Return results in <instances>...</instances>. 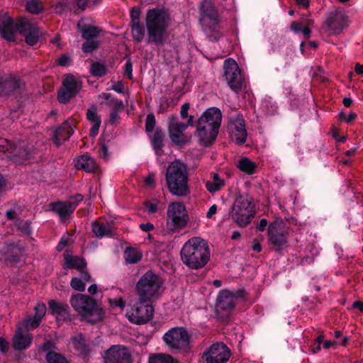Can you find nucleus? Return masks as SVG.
<instances>
[{
  "instance_id": "20",
  "label": "nucleus",
  "mask_w": 363,
  "mask_h": 363,
  "mask_svg": "<svg viewBox=\"0 0 363 363\" xmlns=\"http://www.w3.org/2000/svg\"><path fill=\"white\" fill-rule=\"evenodd\" d=\"M104 359L105 363H130V355L126 347L114 345L106 352Z\"/></svg>"
},
{
  "instance_id": "34",
  "label": "nucleus",
  "mask_w": 363,
  "mask_h": 363,
  "mask_svg": "<svg viewBox=\"0 0 363 363\" xmlns=\"http://www.w3.org/2000/svg\"><path fill=\"white\" fill-rule=\"evenodd\" d=\"M63 86L66 87L74 96L79 93L82 88L80 82L76 79L73 76L68 75L63 82Z\"/></svg>"
},
{
  "instance_id": "58",
  "label": "nucleus",
  "mask_w": 363,
  "mask_h": 363,
  "mask_svg": "<svg viewBox=\"0 0 363 363\" xmlns=\"http://www.w3.org/2000/svg\"><path fill=\"white\" fill-rule=\"evenodd\" d=\"M189 109V104L185 103L184 104H183L182 106L181 111H180V116H181L182 119H185L186 118H189V117L188 116Z\"/></svg>"
},
{
  "instance_id": "6",
  "label": "nucleus",
  "mask_w": 363,
  "mask_h": 363,
  "mask_svg": "<svg viewBox=\"0 0 363 363\" xmlns=\"http://www.w3.org/2000/svg\"><path fill=\"white\" fill-rule=\"evenodd\" d=\"M162 281L151 271L145 273L136 284L137 295L141 301H154L162 293Z\"/></svg>"
},
{
  "instance_id": "15",
  "label": "nucleus",
  "mask_w": 363,
  "mask_h": 363,
  "mask_svg": "<svg viewBox=\"0 0 363 363\" xmlns=\"http://www.w3.org/2000/svg\"><path fill=\"white\" fill-rule=\"evenodd\" d=\"M230 357V351L222 342L213 343L203 354V363H226Z\"/></svg>"
},
{
  "instance_id": "49",
  "label": "nucleus",
  "mask_w": 363,
  "mask_h": 363,
  "mask_svg": "<svg viewBox=\"0 0 363 363\" xmlns=\"http://www.w3.org/2000/svg\"><path fill=\"white\" fill-rule=\"evenodd\" d=\"M46 310H47V308H46V306L45 303H43L42 302L38 303L35 305V306L34 307V311H35L34 316H35L36 318H38L42 320L43 318L45 315Z\"/></svg>"
},
{
  "instance_id": "37",
  "label": "nucleus",
  "mask_w": 363,
  "mask_h": 363,
  "mask_svg": "<svg viewBox=\"0 0 363 363\" xmlns=\"http://www.w3.org/2000/svg\"><path fill=\"white\" fill-rule=\"evenodd\" d=\"M50 311L55 315H64L67 313L68 305L67 303L50 301L48 303Z\"/></svg>"
},
{
  "instance_id": "25",
  "label": "nucleus",
  "mask_w": 363,
  "mask_h": 363,
  "mask_svg": "<svg viewBox=\"0 0 363 363\" xmlns=\"http://www.w3.org/2000/svg\"><path fill=\"white\" fill-rule=\"evenodd\" d=\"M0 34L9 41H13L15 39L13 21L6 13L0 16Z\"/></svg>"
},
{
  "instance_id": "31",
  "label": "nucleus",
  "mask_w": 363,
  "mask_h": 363,
  "mask_svg": "<svg viewBox=\"0 0 363 363\" xmlns=\"http://www.w3.org/2000/svg\"><path fill=\"white\" fill-rule=\"evenodd\" d=\"M238 168L247 174H252L255 172L257 164L246 157L240 158L237 163Z\"/></svg>"
},
{
  "instance_id": "11",
  "label": "nucleus",
  "mask_w": 363,
  "mask_h": 363,
  "mask_svg": "<svg viewBox=\"0 0 363 363\" xmlns=\"http://www.w3.org/2000/svg\"><path fill=\"white\" fill-rule=\"evenodd\" d=\"M0 151L7 152V157L19 164L28 163L32 158V153L24 144H11L7 140H0Z\"/></svg>"
},
{
  "instance_id": "51",
  "label": "nucleus",
  "mask_w": 363,
  "mask_h": 363,
  "mask_svg": "<svg viewBox=\"0 0 363 363\" xmlns=\"http://www.w3.org/2000/svg\"><path fill=\"white\" fill-rule=\"evenodd\" d=\"M155 125V118L152 113H149L146 118L145 130L147 132H152Z\"/></svg>"
},
{
  "instance_id": "4",
  "label": "nucleus",
  "mask_w": 363,
  "mask_h": 363,
  "mask_svg": "<svg viewBox=\"0 0 363 363\" xmlns=\"http://www.w3.org/2000/svg\"><path fill=\"white\" fill-rule=\"evenodd\" d=\"M170 24V18L162 9L149 10L146 15V28L150 42L162 45L167 37V30Z\"/></svg>"
},
{
  "instance_id": "48",
  "label": "nucleus",
  "mask_w": 363,
  "mask_h": 363,
  "mask_svg": "<svg viewBox=\"0 0 363 363\" xmlns=\"http://www.w3.org/2000/svg\"><path fill=\"white\" fill-rule=\"evenodd\" d=\"M99 35V30L94 26H87L82 31V37L85 40H92Z\"/></svg>"
},
{
  "instance_id": "2",
  "label": "nucleus",
  "mask_w": 363,
  "mask_h": 363,
  "mask_svg": "<svg viewBox=\"0 0 363 363\" xmlns=\"http://www.w3.org/2000/svg\"><path fill=\"white\" fill-rule=\"evenodd\" d=\"M222 121L219 108L211 107L206 109L199 118L196 136L201 145L207 146L216 138Z\"/></svg>"
},
{
  "instance_id": "39",
  "label": "nucleus",
  "mask_w": 363,
  "mask_h": 363,
  "mask_svg": "<svg viewBox=\"0 0 363 363\" xmlns=\"http://www.w3.org/2000/svg\"><path fill=\"white\" fill-rule=\"evenodd\" d=\"M223 184V181L217 174L213 175L212 180L206 181L205 183L206 188L211 193L219 190Z\"/></svg>"
},
{
  "instance_id": "35",
  "label": "nucleus",
  "mask_w": 363,
  "mask_h": 363,
  "mask_svg": "<svg viewBox=\"0 0 363 363\" xmlns=\"http://www.w3.org/2000/svg\"><path fill=\"white\" fill-rule=\"evenodd\" d=\"M65 264L68 268H73L78 270L83 269L86 263L83 258L67 255L65 257Z\"/></svg>"
},
{
  "instance_id": "8",
  "label": "nucleus",
  "mask_w": 363,
  "mask_h": 363,
  "mask_svg": "<svg viewBox=\"0 0 363 363\" xmlns=\"http://www.w3.org/2000/svg\"><path fill=\"white\" fill-rule=\"evenodd\" d=\"M189 221L185 206L181 202H172L167 210L166 226L171 232L183 229Z\"/></svg>"
},
{
  "instance_id": "56",
  "label": "nucleus",
  "mask_w": 363,
  "mask_h": 363,
  "mask_svg": "<svg viewBox=\"0 0 363 363\" xmlns=\"http://www.w3.org/2000/svg\"><path fill=\"white\" fill-rule=\"evenodd\" d=\"M155 174L154 173H150L145 179V185L148 188H154L155 187Z\"/></svg>"
},
{
  "instance_id": "64",
  "label": "nucleus",
  "mask_w": 363,
  "mask_h": 363,
  "mask_svg": "<svg viewBox=\"0 0 363 363\" xmlns=\"http://www.w3.org/2000/svg\"><path fill=\"white\" fill-rule=\"evenodd\" d=\"M140 228L144 232H149L154 229V225L151 223H141Z\"/></svg>"
},
{
  "instance_id": "24",
  "label": "nucleus",
  "mask_w": 363,
  "mask_h": 363,
  "mask_svg": "<svg viewBox=\"0 0 363 363\" xmlns=\"http://www.w3.org/2000/svg\"><path fill=\"white\" fill-rule=\"evenodd\" d=\"M74 127L72 121H66L55 131L53 139L57 145H60L70 138L74 133Z\"/></svg>"
},
{
  "instance_id": "63",
  "label": "nucleus",
  "mask_w": 363,
  "mask_h": 363,
  "mask_svg": "<svg viewBox=\"0 0 363 363\" xmlns=\"http://www.w3.org/2000/svg\"><path fill=\"white\" fill-rule=\"evenodd\" d=\"M9 343L3 337H0V352L5 353L8 350Z\"/></svg>"
},
{
  "instance_id": "59",
  "label": "nucleus",
  "mask_w": 363,
  "mask_h": 363,
  "mask_svg": "<svg viewBox=\"0 0 363 363\" xmlns=\"http://www.w3.org/2000/svg\"><path fill=\"white\" fill-rule=\"evenodd\" d=\"M58 64L61 66H67L70 64L71 60L70 57L67 55H62L57 60Z\"/></svg>"
},
{
  "instance_id": "33",
  "label": "nucleus",
  "mask_w": 363,
  "mask_h": 363,
  "mask_svg": "<svg viewBox=\"0 0 363 363\" xmlns=\"http://www.w3.org/2000/svg\"><path fill=\"white\" fill-rule=\"evenodd\" d=\"M92 231L94 235L101 238L104 236H109L111 235V228L108 223L95 222L92 223Z\"/></svg>"
},
{
  "instance_id": "45",
  "label": "nucleus",
  "mask_w": 363,
  "mask_h": 363,
  "mask_svg": "<svg viewBox=\"0 0 363 363\" xmlns=\"http://www.w3.org/2000/svg\"><path fill=\"white\" fill-rule=\"evenodd\" d=\"M90 72L93 76L102 77L106 73V67L101 62H94L90 67Z\"/></svg>"
},
{
  "instance_id": "9",
  "label": "nucleus",
  "mask_w": 363,
  "mask_h": 363,
  "mask_svg": "<svg viewBox=\"0 0 363 363\" xmlns=\"http://www.w3.org/2000/svg\"><path fill=\"white\" fill-rule=\"evenodd\" d=\"M194 116H189L186 123H182L178 118L172 115L168 118L167 127L171 141L177 145H182L189 142L191 136L185 134V130L193 125Z\"/></svg>"
},
{
  "instance_id": "60",
  "label": "nucleus",
  "mask_w": 363,
  "mask_h": 363,
  "mask_svg": "<svg viewBox=\"0 0 363 363\" xmlns=\"http://www.w3.org/2000/svg\"><path fill=\"white\" fill-rule=\"evenodd\" d=\"M130 17L133 23H138L140 10L137 8H133L130 11Z\"/></svg>"
},
{
  "instance_id": "10",
  "label": "nucleus",
  "mask_w": 363,
  "mask_h": 363,
  "mask_svg": "<svg viewBox=\"0 0 363 363\" xmlns=\"http://www.w3.org/2000/svg\"><path fill=\"white\" fill-rule=\"evenodd\" d=\"M152 301H138L130 304L126 311L128 320L135 324L141 325L149 322L153 317L154 308Z\"/></svg>"
},
{
  "instance_id": "1",
  "label": "nucleus",
  "mask_w": 363,
  "mask_h": 363,
  "mask_svg": "<svg viewBox=\"0 0 363 363\" xmlns=\"http://www.w3.org/2000/svg\"><path fill=\"white\" fill-rule=\"evenodd\" d=\"M180 255L183 263L192 269L203 267L210 259L208 245L200 237L188 240L182 246Z\"/></svg>"
},
{
  "instance_id": "32",
  "label": "nucleus",
  "mask_w": 363,
  "mask_h": 363,
  "mask_svg": "<svg viewBox=\"0 0 363 363\" xmlns=\"http://www.w3.org/2000/svg\"><path fill=\"white\" fill-rule=\"evenodd\" d=\"M99 98L104 99L105 101L101 103L105 104L112 109L123 110L124 108L123 103L121 100L114 98L108 93H103Z\"/></svg>"
},
{
  "instance_id": "13",
  "label": "nucleus",
  "mask_w": 363,
  "mask_h": 363,
  "mask_svg": "<svg viewBox=\"0 0 363 363\" xmlns=\"http://www.w3.org/2000/svg\"><path fill=\"white\" fill-rule=\"evenodd\" d=\"M224 76L230 89L235 92L240 91L242 85L240 70L239 67L232 58L224 61L223 64Z\"/></svg>"
},
{
  "instance_id": "23",
  "label": "nucleus",
  "mask_w": 363,
  "mask_h": 363,
  "mask_svg": "<svg viewBox=\"0 0 363 363\" xmlns=\"http://www.w3.org/2000/svg\"><path fill=\"white\" fill-rule=\"evenodd\" d=\"M239 296L238 292L233 293L228 290H223L218 296L217 306L221 310L230 311L235 306L236 298Z\"/></svg>"
},
{
  "instance_id": "42",
  "label": "nucleus",
  "mask_w": 363,
  "mask_h": 363,
  "mask_svg": "<svg viewBox=\"0 0 363 363\" xmlns=\"http://www.w3.org/2000/svg\"><path fill=\"white\" fill-rule=\"evenodd\" d=\"M26 8L28 12L34 14L40 13L43 9L42 3L38 0H28Z\"/></svg>"
},
{
  "instance_id": "16",
  "label": "nucleus",
  "mask_w": 363,
  "mask_h": 363,
  "mask_svg": "<svg viewBox=\"0 0 363 363\" xmlns=\"http://www.w3.org/2000/svg\"><path fill=\"white\" fill-rule=\"evenodd\" d=\"M83 200L82 194H77L65 202L50 203L51 210L57 214L61 219L66 218L74 211L79 203Z\"/></svg>"
},
{
  "instance_id": "62",
  "label": "nucleus",
  "mask_w": 363,
  "mask_h": 363,
  "mask_svg": "<svg viewBox=\"0 0 363 363\" xmlns=\"http://www.w3.org/2000/svg\"><path fill=\"white\" fill-rule=\"evenodd\" d=\"M120 111L121 110L112 109V111L110 113V121L111 123H113L118 121V119H119L118 111Z\"/></svg>"
},
{
  "instance_id": "57",
  "label": "nucleus",
  "mask_w": 363,
  "mask_h": 363,
  "mask_svg": "<svg viewBox=\"0 0 363 363\" xmlns=\"http://www.w3.org/2000/svg\"><path fill=\"white\" fill-rule=\"evenodd\" d=\"M133 66L130 60H128L125 65V74L127 75V77L129 79H132L133 74Z\"/></svg>"
},
{
  "instance_id": "46",
  "label": "nucleus",
  "mask_w": 363,
  "mask_h": 363,
  "mask_svg": "<svg viewBox=\"0 0 363 363\" xmlns=\"http://www.w3.org/2000/svg\"><path fill=\"white\" fill-rule=\"evenodd\" d=\"M132 34L137 42H141L144 37V28L139 23H133L132 26Z\"/></svg>"
},
{
  "instance_id": "52",
  "label": "nucleus",
  "mask_w": 363,
  "mask_h": 363,
  "mask_svg": "<svg viewBox=\"0 0 363 363\" xmlns=\"http://www.w3.org/2000/svg\"><path fill=\"white\" fill-rule=\"evenodd\" d=\"M159 201H149L145 202V206L150 213H155L157 211V205Z\"/></svg>"
},
{
  "instance_id": "54",
  "label": "nucleus",
  "mask_w": 363,
  "mask_h": 363,
  "mask_svg": "<svg viewBox=\"0 0 363 363\" xmlns=\"http://www.w3.org/2000/svg\"><path fill=\"white\" fill-rule=\"evenodd\" d=\"M18 228H20L26 235H29L31 232L30 224L27 221H20L18 223Z\"/></svg>"
},
{
  "instance_id": "17",
  "label": "nucleus",
  "mask_w": 363,
  "mask_h": 363,
  "mask_svg": "<svg viewBox=\"0 0 363 363\" xmlns=\"http://www.w3.org/2000/svg\"><path fill=\"white\" fill-rule=\"evenodd\" d=\"M229 130L232 140L238 144H243L246 141L247 133L242 116H236L230 118Z\"/></svg>"
},
{
  "instance_id": "5",
  "label": "nucleus",
  "mask_w": 363,
  "mask_h": 363,
  "mask_svg": "<svg viewBox=\"0 0 363 363\" xmlns=\"http://www.w3.org/2000/svg\"><path fill=\"white\" fill-rule=\"evenodd\" d=\"M70 304L81 318L89 323H96L104 317L103 308L91 297L81 294L72 296Z\"/></svg>"
},
{
  "instance_id": "47",
  "label": "nucleus",
  "mask_w": 363,
  "mask_h": 363,
  "mask_svg": "<svg viewBox=\"0 0 363 363\" xmlns=\"http://www.w3.org/2000/svg\"><path fill=\"white\" fill-rule=\"evenodd\" d=\"M74 95L70 92L63 85L62 88L58 91L57 99L59 102L62 104L67 103Z\"/></svg>"
},
{
  "instance_id": "53",
  "label": "nucleus",
  "mask_w": 363,
  "mask_h": 363,
  "mask_svg": "<svg viewBox=\"0 0 363 363\" xmlns=\"http://www.w3.org/2000/svg\"><path fill=\"white\" fill-rule=\"evenodd\" d=\"M55 350H56L55 344L50 340L45 342L40 348V350L46 352V354L49 352H55Z\"/></svg>"
},
{
  "instance_id": "14",
  "label": "nucleus",
  "mask_w": 363,
  "mask_h": 363,
  "mask_svg": "<svg viewBox=\"0 0 363 363\" xmlns=\"http://www.w3.org/2000/svg\"><path fill=\"white\" fill-rule=\"evenodd\" d=\"M200 22L202 27L206 30L215 31L218 28L219 18L214 6L211 1H204L200 6Z\"/></svg>"
},
{
  "instance_id": "40",
  "label": "nucleus",
  "mask_w": 363,
  "mask_h": 363,
  "mask_svg": "<svg viewBox=\"0 0 363 363\" xmlns=\"http://www.w3.org/2000/svg\"><path fill=\"white\" fill-rule=\"evenodd\" d=\"M149 363H177L169 354H157L150 357Z\"/></svg>"
},
{
  "instance_id": "61",
  "label": "nucleus",
  "mask_w": 363,
  "mask_h": 363,
  "mask_svg": "<svg viewBox=\"0 0 363 363\" xmlns=\"http://www.w3.org/2000/svg\"><path fill=\"white\" fill-rule=\"evenodd\" d=\"M112 89L119 94H123L124 91V86L121 82H118L112 86Z\"/></svg>"
},
{
  "instance_id": "44",
  "label": "nucleus",
  "mask_w": 363,
  "mask_h": 363,
  "mask_svg": "<svg viewBox=\"0 0 363 363\" xmlns=\"http://www.w3.org/2000/svg\"><path fill=\"white\" fill-rule=\"evenodd\" d=\"M45 359L47 363H68L63 355L55 352H48L45 356Z\"/></svg>"
},
{
  "instance_id": "26",
  "label": "nucleus",
  "mask_w": 363,
  "mask_h": 363,
  "mask_svg": "<svg viewBox=\"0 0 363 363\" xmlns=\"http://www.w3.org/2000/svg\"><path fill=\"white\" fill-rule=\"evenodd\" d=\"M75 167L78 169L91 172L97 167V165L94 158L88 155H83L76 160Z\"/></svg>"
},
{
  "instance_id": "36",
  "label": "nucleus",
  "mask_w": 363,
  "mask_h": 363,
  "mask_svg": "<svg viewBox=\"0 0 363 363\" xmlns=\"http://www.w3.org/2000/svg\"><path fill=\"white\" fill-rule=\"evenodd\" d=\"M72 344L74 348L79 351L82 354H86L88 352V348L86 344V340L82 335L79 334L72 339Z\"/></svg>"
},
{
  "instance_id": "18",
  "label": "nucleus",
  "mask_w": 363,
  "mask_h": 363,
  "mask_svg": "<svg viewBox=\"0 0 363 363\" xmlns=\"http://www.w3.org/2000/svg\"><path fill=\"white\" fill-rule=\"evenodd\" d=\"M325 26L332 33H338L347 26V19L342 10L335 9L328 16Z\"/></svg>"
},
{
  "instance_id": "27",
  "label": "nucleus",
  "mask_w": 363,
  "mask_h": 363,
  "mask_svg": "<svg viewBox=\"0 0 363 363\" xmlns=\"http://www.w3.org/2000/svg\"><path fill=\"white\" fill-rule=\"evenodd\" d=\"M21 87V82L15 78L4 80L0 78V95L9 94L18 91Z\"/></svg>"
},
{
  "instance_id": "30",
  "label": "nucleus",
  "mask_w": 363,
  "mask_h": 363,
  "mask_svg": "<svg viewBox=\"0 0 363 363\" xmlns=\"http://www.w3.org/2000/svg\"><path fill=\"white\" fill-rule=\"evenodd\" d=\"M91 281V276L85 271H81L80 277H73L70 281L72 289L78 291H84L86 288V283Z\"/></svg>"
},
{
  "instance_id": "29",
  "label": "nucleus",
  "mask_w": 363,
  "mask_h": 363,
  "mask_svg": "<svg viewBox=\"0 0 363 363\" xmlns=\"http://www.w3.org/2000/svg\"><path fill=\"white\" fill-rule=\"evenodd\" d=\"M2 257L4 262H16L21 254V249L14 245L4 247L2 250Z\"/></svg>"
},
{
  "instance_id": "43",
  "label": "nucleus",
  "mask_w": 363,
  "mask_h": 363,
  "mask_svg": "<svg viewBox=\"0 0 363 363\" xmlns=\"http://www.w3.org/2000/svg\"><path fill=\"white\" fill-rule=\"evenodd\" d=\"M41 320L36 318L35 316H29L23 320L22 328H25V330L28 331L30 329H35L41 323Z\"/></svg>"
},
{
  "instance_id": "38",
  "label": "nucleus",
  "mask_w": 363,
  "mask_h": 363,
  "mask_svg": "<svg viewBox=\"0 0 363 363\" xmlns=\"http://www.w3.org/2000/svg\"><path fill=\"white\" fill-rule=\"evenodd\" d=\"M124 258L126 262L135 264L141 259L142 255L135 249L127 248L124 252Z\"/></svg>"
},
{
  "instance_id": "7",
  "label": "nucleus",
  "mask_w": 363,
  "mask_h": 363,
  "mask_svg": "<svg viewBox=\"0 0 363 363\" xmlns=\"http://www.w3.org/2000/svg\"><path fill=\"white\" fill-rule=\"evenodd\" d=\"M255 213L253 199L248 194L240 195L235 201L232 217L241 227L247 225Z\"/></svg>"
},
{
  "instance_id": "55",
  "label": "nucleus",
  "mask_w": 363,
  "mask_h": 363,
  "mask_svg": "<svg viewBox=\"0 0 363 363\" xmlns=\"http://www.w3.org/2000/svg\"><path fill=\"white\" fill-rule=\"evenodd\" d=\"M109 303L111 304V306L113 308L118 307L121 308H123L125 306V302L123 298L109 300Z\"/></svg>"
},
{
  "instance_id": "22",
  "label": "nucleus",
  "mask_w": 363,
  "mask_h": 363,
  "mask_svg": "<svg viewBox=\"0 0 363 363\" xmlns=\"http://www.w3.org/2000/svg\"><path fill=\"white\" fill-rule=\"evenodd\" d=\"M32 340V335L23 330L22 326H18L13 337L12 345L16 350H23L30 347Z\"/></svg>"
},
{
  "instance_id": "50",
  "label": "nucleus",
  "mask_w": 363,
  "mask_h": 363,
  "mask_svg": "<svg viewBox=\"0 0 363 363\" xmlns=\"http://www.w3.org/2000/svg\"><path fill=\"white\" fill-rule=\"evenodd\" d=\"M82 45V50L85 52H91L99 47V43L94 40H86Z\"/></svg>"
},
{
  "instance_id": "28",
  "label": "nucleus",
  "mask_w": 363,
  "mask_h": 363,
  "mask_svg": "<svg viewBox=\"0 0 363 363\" xmlns=\"http://www.w3.org/2000/svg\"><path fill=\"white\" fill-rule=\"evenodd\" d=\"M87 119L93 124L91 130L90 135L95 136L98 134L100 125H101V118L97 113L96 108L92 106L86 111Z\"/></svg>"
},
{
  "instance_id": "41",
  "label": "nucleus",
  "mask_w": 363,
  "mask_h": 363,
  "mask_svg": "<svg viewBox=\"0 0 363 363\" xmlns=\"http://www.w3.org/2000/svg\"><path fill=\"white\" fill-rule=\"evenodd\" d=\"M163 135L161 130H157L151 138L152 145L156 153L160 154L162 147Z\"/></svg>"
},
{
  "instance_id": "21",
  "label": "nucleus",
  "mask_w": 363,
  "mask_h": 363,
  "mask_svg": "<svg viewBox=\"0 0 363 363\" xmlns=\"http://www.w3.org/2000/svg\"><path fill=\"white\" fill-rule=\"evenodd\" d=\"M16 29L18 33L25 36L28 45H34L38 43L39 30L33 23L22 21L17 25Z\"/></svg>"
},
{
  "instance_id": "19",
  "label": "nucleus",
  "mask_w": 363,
  "mask_h": 363,
  "mask_svg": "<svg viewBox=\"0 0 363 363\" xmlns=\"http://www.w3.org/2000/svg\"><path fill=\"white\" fill-rule=\"evenodd\" d=\"M268 237L269 242L279 250L286 245V235L280 223L274 222L269 225Z\"/></svg>"
},
{
  "instance_id": "12",
  "label": "nucleus",
  "mask_w": 363,
  "mask_h": 363,
  "mask_svg": "<svg viewBox=\"0 0 363 363\" xmlns=\"http://www.w3.org/2000/svg\"><path fill=\"white\" fill-rule=\"evenodd\" d=\"M167 345L172 349H186L189 345V337L183 328H174L168 330L163 336Z\"/></svg>"
},
{
  "instance_id": "3",
  "label": "nucleus",
  "mask_w": 363,
  "mask_h": 363,
  "mask_svg": "<svg viewBox=\"0 0 363 363\" xmlns=\"http://www.w3.org/2000/svg\"><path fill=\"white\" fill-rule=\"evenodd\" d=\"M165 179L172 195L184 197L189 194L188 169L183 162L179 160L171 162L167 169Z\"/></svg>"
}]
</instances>
